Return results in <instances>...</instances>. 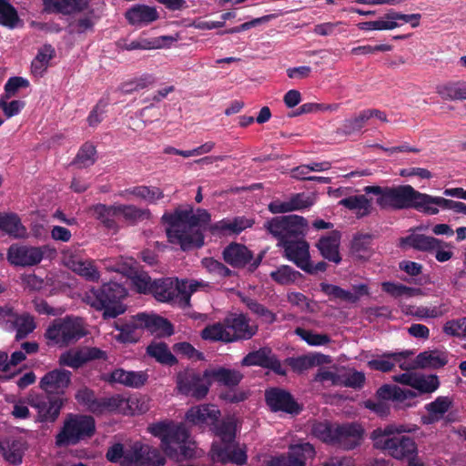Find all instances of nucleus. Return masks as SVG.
Returning <instances> with one entry per match:
<instances>
[{
	"instance_id": "f257e3e1",
	"label": "nucleus",
	"mask_w": 466,
	"mask_h": 466,
	"mask_svg": "<svg viewBox=\"0 0 466 466\" xmlns=\"http://www.w3.org/2000/svg\"><path fill=\"white\" fill-rule=\"evenodd\" d=\"M148 431L160 440V449L140 441L134 442L128 450L123 466H165L167 460L178 455L192 458L194 449L188 441L189 432L182 424L162 420L148 426Z\"/></svg>"
},
{
	"instance_id": "f03ea898",
	"label": "nucleus",
	"mask_w": 466,
	"mask_h": 466,
	"mask_svg": "<svg viewBox=\"0 0 466 466\" xmlns=\"http://www.w3.org/2000/svg\"><path fill=\"white\" fill-rule=\"evenodd\" d=\"M311 433L323 443L350 451L361 446L365 430L357 421L339 423L322 420L313 422Z\"/></svg>"
},
{
	"instance_id": "7ed1b4c3",
	"label": "nucleus",
	"mask_w": 466,
	"mask_h": 466,
	"mask_svg": "<svg viewBox=\"0 0 466 466\" xmlns=\"http://www.w3.org/2000/svg\"><path fill=\"white\" fill-rule=\"evenodd\" d=\"M127 296L126 288L114 281L92 288L86 293L85 300L93 309L103 311V319H115L127 310L123 300Z\"/></svg>"
},
{
	"instance_id": "20e7f679",
	"label": "nucleus",
	"mask_w": 466,
	"mask_h": 466,
	"mask_svg": "<svg viewBox=\"0 0 466 466\" xmlns=\"http://www.w3.org/2000/svg\"><path fill=\"white\" fill-rule=\"evenodd\" d=\"M96 432V420L90 415L68 413L56 436V445L67 447L90 439Z\"/></svg>"
},
{
	"instance_id": "39448f33",
	"label": "nucleus",
	"mask_w": 466,
	"mask_h": 466,
	"mask_svg": "<svg viewBox=\"0 0 466 466\" xmlns=\"http://www.w3.org/2000/svg\"><path fill=\"white\" fill-rule=\"evenodd\" d=\"M366 194L377 197L376 203L383 210L410 209L415 188L410 185H399L393 187L367 186Z\"/></svg>"
},
{
	"instance_id": "423d86ee",
	"label": "nucleus",
	"mask_w": 466,
	"mask_h": 466,
	"mask_svg": "<svg viewBox=\"0 0 466 466\" xmlns=\"http://www.w3.org/2000/svg\"><path fill=\"white\" fill-rule=\"evenodd\" d=\"M192 209V208L189 209L177 208L173 213H165L162 216L163 222L168 225L166 228L168 242L178 245L183 251L199 248L204 245V235L199 233H195L194 242H191V240L185 241L186 239L182 238V236H185V227L189 219Z\"/></svg>"
},
{
	"instance_id": "0eeeda50",
	"label": "nucleus",
	"mask_w": 466,
	"mask_h": 466,
	"mask_svg": "<svg viewBox=\"0 0 466 466\" xmlns=\"http://www.w3.org/2000/svg\"><path fill=\"white\" fill-rule=\"evenodd\" d=\"M265 228L278 239V243H284L305 237L308 221L298 215H286L275 217L267 221Z\"/></svg>"
},
{
	"instance_id": "6e6552de",
	"label": "nucleus",
	"mask_w": 466,
	"mask_h": 466,
	"mask_svg": "<svg viewBox=\"0 0 466 466\" xmlns=\"http://www.w3.org/2000/svg\"><path fill=\"white\" fill-rule=\"evenodd\" d=\"M56 250L48 245L31 246L22 243H13L7 249L6 258L14 267H34L38 265L45 257L52 258Z\"/></svg>"
},
{
	"instance_id": "1a4fd4ad",
	"label": "nucleus",
	"mask_w": 466,
	"mask_h": 466,
	"mask_svg": "<svg viewBox=\"0 0 466 466\" xmlns=\"http://www.w3.org/2000/svg\"><path fill=\"white\" fill-rule=\"evenodd\" d=\"M86 334L81 318L66 316L55 319L46 330L45 336L56 344L68 345L79 340Z\"/></svg>"
},
{
	"instance_id": "9d476101",
	"label": "nucleus",
	"mask_w": 466,
	"mask_h": 466,
	"mask_svg": "<svg viewBox=\"0 0 466 466\" xmlns=\"http://www.w3.org/2000/svg\"><path fill=\"white\" fill-rule=\"evenodd\" d=\"M177 388L184 395L191 396L197 400L205 398L209 390L212 381L209 378L194 370H185L177 375Z\"/></svg>"
},
{
	"instance_id": "9b49d317",
	"label": "nucleus",
	"mask_w": 466,
	"mask_h": 466,
	"mask_svg": "<svg viewBox=\"0 0 466 466\" xmlns=\"http://www.w3.org/2000/svg\"><path fill=\"white\" fill-rule=\"evenodd\" d=\"M265 402L273 412H284L298 415L302 410V406L298 403L293 395L279 387H271L265 390Z\"/></svg>"
},
{
	"instance_id": "f8f14e48",
	"label": "nucleus",
	"mask_w": 466,
	"mask_h": 466,
	"mask_svg": "<svg viewBox=\"0 0 466 466\" xmlns=\"http://www.w3.org/2000/svg\"><path fill=\"white\" fill-rule=\"evenodd\" d=\"M316 454L313 445L309 442L290 445L288 452L273 456L266 466H306L309 459Z\"/></svg>"
},
{
	"instance_id": "ddd939ff",
	"label": "nucleus",
	"mask_w": 466,
	"mask_h": 466,
	"mask_svg": "<svg viewBox=\"0 0 466 466\" xmlns=\"http://www.w3.org/2000/svg\"><path fill=\"white\" fill-rule=\"evenodd\" d=\"M107 354L105 350L96 347H82L71 349L63 352L58 359V363L61 366H66L74 370H77L86 363L103 360H106Z\"/></svg>"
},
{
	"instance_id": "4468645a",
	"label": "nucleus",
	"mask_w": 466,
	"mask_h": 466,
	"mask_svg": "<svg viewBox=\"0 0 466 466\" xmlns=\"http://www.w3.org/2000/svg\"><path fill=\"white\" fill-rule=\"evenodd\" d=\"M27 404L37 410L35 421L53 423L60 414L64 400L58 397L30 396Z\"/></svg>"
},
{
	"instance_id": "2eb2a0df",
	"label": "nucleus",
	"mask_w": 466,
	"mask_h": 466,
	"mask_svg": "<svg viewBox=\"0 0 466 466\" xmlns=\"http://www.w3.org/2000/svg\"><path fill=\"white\" fill-rule=\"evenodd\" d=\"M241 365L246 367H261L263 369L270 370L280 376H285L287 374L286 370L282 368L280 360L269 347L259 348L258 350L248 352L242 359Z\"/></svg>"
},
{
	"instance_id": "dca6fc26",
	"label": "nucleus",
	"mask_w": 466,
	"mask_h": 466,
	"mask_svg": "<svg viewBox=\"0 0 466 466\" xmlns=\"http://www.w3.org/2000/svg\"><path fill=\"white\" fill-rule=\"evenodd\" d=\"M224 261L233 268H241L249 264L250 270L258 268L261 257L253 258V252L245 245L232 242L222 252Z\"/></svg>"
},
{
	"instance_id": "f3484780",
	"label": "nucleus",
	"mask_w": 466,
	"mask_h": 466,
	"mask_svg": "<svg viewBox=\"0 0 466 466\" xmlns=\"http://www.w3.org/2000/svg\"><path fill=\"white\" fill-rule=\"evenodd\" d=\"M225 326L229 330L228 341L248 340L257 332L258 327L249 325L248 319L244 314L233 315L224 319Z\"/></svg>"
},
{
	"instance_id": "a211bd4d",
	"label": "nucleus",
	"mask_w": 466,
	"mask_h": 466,
	"mask_svg": "<svg viewBox=\"0 0 466 466\" xmlns=\"http://www.w3.org/2000/svg\"><path fill=\"white\" fill-rule=\"evenodd\" d=\"M101 380L109 384L119 383L126 387L138 389L146 384L148 380L147 371H127L123 369H116L110 373L101 375Z\"/></svg>"
},
{
	"instance_id": "6ab92c4d",
	"label": "nucleus",
	"mask_w": 466,
	"mask_h": 466,
	"mask_svg": "<svg viewBox=\"0 0 466 466\" xmlns=\"http://www.w3.org/2000/svg\"><path fill=\"white\" fill-rule=\"evenodd\" d=\"M72 372L55 369L46 372L40 380L39 387L48 394L63 393L71 383Z\"/></svg>"
},
{
	"instance_id": "aec40b11",
	"label": "nucleus",
	"mask_w": 466,
	"mask_h": 466,
	"mask_svg": "<svg viewBox=\"0 0 466 466\" xmlns=\"http://www.w3.org/2000/svg\"><path fill=\"white\" fill-rule=\"evenodd\" d=\"M278 247L284 250L283 256L289 261L293 262L300 269L305 268L304 265L309 260V245L304 238L278 243Z\"/></svg>"
},
{
	"instance_id": "412c9836",
	"label": "nucleus",
	"mask_w": 466,
	"mask_h": 466,
	"mask_svg": "<svg viewBox=\"0 0 466 466\" xmlns=\"http://www.w3.org/2000/svg\"><path fill=\"white\" fill-rule=\"evenodd\" d=\"M221 416L220 410L213 404H202L191 407L186 413V420L198 426H210L218 422Z\"/></svg>"
},
{
	"instance_id": "4be33fe9",
	"label": "nucleus",
	"mask_w": 466,
	"mask_h": 466,
	"mask_svg": "<svg viewBox=\"0 0 466 466\" xmlns=\"http://www.w3.org/2000/svg\"><path fill=\"white\" fill-rule=\"evenodd\" d=\"M137 321L143 329L151 333H158L160 336H171L174 333V327L167 319L157 314L146 312L137 313Z\"/></svg>"
},
{
	"instance_id": "5701e85b",
	"label": "nucleus",
	"mask_w": 466,
	"mask_h": 466,
	"mask_svg": "<svg viewBox=\"0 0 466 466\" xmlns=\"http://www.w3.org/2000/svg\"><path fill=\"white\" fill-rule=\"evenodd\" d=\"M179 283L174 278L156 279L151 295L159 302H173L177 298Z\"/></svg>"
},
{
	"instance_id": "b1692460",
	"label": "nucleus",
	"mask_w": 466,
	"mask_h": 466,
	"mask_svg": "<svg viewBox=\"0 0 466 466\" xmlns=\"http://www.w3.org/2000/svg\"><path fill=\"white\" fill-rule=\"evenodd\" d=\"M125 17L130 25L141 27L157 21L159 15L155 7L137 4L127 9Z\"/></svg>"
},
{
	"instance_id": "393cba45",
	"label": "nucleus",
	"mask_w": 466,
	"mask_h": 466,
	"mask_svg": "<svg viewBox=\"0 0 466 466\" xmlns=\"http://www.w3.org/2000/svg\"><path fill=\"white\" fill-rule=\"evenodd\" d=\"M388 454L399 461L407 460L411 455L417 456L418 446L410 437L394 436L389 447Z\"/></svg>"
},
{
	"instance_id": "a878e982",
	"label": "nucleus",
	"mask_w": 466,
	"mask_h": 466,
	"mask_svg": "<svg viewBox=\"0 0 466 466\" xmlns=\"http://www.w3.org/2000/svg\"><path fill=\"white\" fill-rule=\"evenodd\" d=\"M339 243L340 234L334 230L329 236L320 238L317 243V248L324 258L338 264L341 260L339 251Z\"/></svg>"
},
{
	"instance_id": "bb28decb",
	"label": "nucleus",
	"mask_w": 466,
	"mask_h": 466,
	"mask_svg": "<svg viewBox=\"0 0 466 466\" xmlns=\"http://www.w3.org/2000/svg\"><path fill=\"white\" fill-rule=\"evenodd\" d=\"M204 377L209 378L211 381L213 380L228 388H235L242 380L243 374L236 370L219 367L216 369L205 370Z\"/></svg>"
},
{
	"instance_id": "cd10ccee",
	"label": "nucleus",
	"mask_w": 466,
	"mask_h": 466,
	"mask_svg": "<svg viewBox=\"0 0 466 466\" xmlns=\"http://www.w3.org/2000/svg\"><path fill=\"white\" fill-rule=\"evenodd\" d=\"M448 363L447 355L437 350L419 353L412 362L414 369H440Z\"/></svg>"
},
{
	"instance_id": "c85d7f7f",
	"label": "nucleus",
	"mask_w": 466,
	"mask_h": 466,
	"mask_svg": "<svg viewBox=\"0 0 466 466\" xmlns=\"http://www.w3.org/2000/svg\"><path fill=\"white\" fill-rule=\"evenodd\" d=\"M210 220L211 216L208 212V210L203 208H198L196 213H193L192 211L189 216V219L185 227V236H182V238H185V241L191 240V242H194L195 237L193 236H195V233L204 235L201 228H205L207 225H208Z\"/></svg>"
},
{
	"instance_id": "c756f323",
	"label": "nucleus",
	"mask_w": 466,
	"mask_h": 466,
	"mask_svg": "<svg viewBox=\"0 0 466 466\" xmlns=\"http://www.w3.org/2000/svg\"><path fill=\"white\" fill-rule=\"evenodd\" d=\"M411 353L410 351L384 352L380 359L369 360L367 365L372 370L389 372L393 370L395 363L407 359Z\"/></svg>"
},
{
	"instance_id": "7c9ffc66",
	"label": "nucleus",
	"mask_w": 466,
	"mask_h": 466,
	"mask_svg": "<svg viewBox=\"0 0 466 466\" xmlns=\"http://www.w3.org/2000/svg\"><path fill=\"white\" fill-rule=\"evenodd\" d=\"M116 329L119 331L116 339L123 343H136L142 335L143 326L137 321V314L133 316L129 321L117 323Z\"/></svg>"
},
{
	"instance_id": "2f4dec72",
	"label": "nucleus",
	"mask_w": 466,
	"mask_h": 466,
	"mask_svg": "<svg viewBox=\"0 0 466 466\" xmlns=\"http://www.w3.org/2000/svg\"><path fill=\"white\" fill-rule=\"evenodd\" d=\"M93 216L97 219L106 228L109 230L116 231L118 226L115 220L116 217H118L117 205H106V204H96L91 208Z\"/></svg>"
},
{
	"instance_id": "473e14b6",
	"label": "nucleus",
	"mask_w": 466,
	"mask_h": 466,
	"mask_svg": "<svg viewBox=\"0 0 466 466\" xmlns=\"http://www.w3.org/2000/svg\"><path fill=\"white\" fill-rule=\"evenodd\" d=\"M0 230L14 238H23L26 228L15 213H0Z\"/></svg>"
},
{
	"instance_id": "72a5a7b5",
	"label": "nucleus",
	"mask_w": 466,
	"mask_h": 466,
	"mask_svg": "<svg viewBox=\"0 0 466 466\" xmlns=\"http://www.w3.org/2000/svg\"><path fill=\"white\" fill-rule=\"evenodd\" d=\"M401 243L406 244L416 250L428 252L440 248L441 241L436 238L423 234H411L401 238Z\"/></svg>"
},
{
	"instance_id": "f704fd0d",
	"label": "nucleus",
	"mask_w": 466,
	"mask_h": 466,
	"mask_svg": "<svg viewBox=\"0 0 466 466\" xmlns=\"http://www.w3.org/2000/svg\"><path fill=\"white\" fill-rule=\"evenodd\" d=\"M326 358L323 354L301 355L299 357H289L285 360V363L295 372L301 373L312 367L322 364Z\"/></svg>"
},
{
	"instance_id": "c9c22d12",
	"label": "nucleus",
	"mask_w": 466,
	"mask_h": 466,
	"mask_svg": "<svg viewBox=\"0 0 466 466\" xmlns=\"http://www.w3.org/2000/svg\"><path fill=\"white\" fill-rule=\"evenodd\" d=\"M43 2L53 12L63 15L82 11L87 5V0H43Z\"/></svg>"
},
{
	"instance_id": "e433bc0d",
	"label": "nucleus",
	"mask_w": 466,
	"mask_h": 466,
	"mask_svg": "<svg viewBox=\"0 0 466 466\" xmlns=\"http://www.w3.org/2000/svg\"><path fill=\"white\" fill-rule=\"evenodd\" d=\"M438 94L446 100H466V81H450L438 87Z\"/></svg>"
},
{
	"instance_id": "4c0bfd02",
	"label": "nucleus",
	"mask_w": 466,
	"mask_h": 466,
	"mask_svg": "<svg viewBox=\"0 0 466 466\" xmlns=\"http://www.w3.org/2000/svg\"><path fill=\"white\" fill-rule=\"evenodd\" d=\"M146 352L160 364L173 366L177 362V358L171 353L165 342L150 343L147 347Z\"/></svg>"
},
{
	"instance_id": "58836bf2",
	"label": "nucleus",
	"mask_w": 466,
	"mask_h": 466,
	"mask_svg": "<svg viewBox=\"0 0 466 466\" xmlns=\"http://www.w3.org/2000/svg\"><path fill=\"white\" fill-rule=\"evenodd\" d=\"M410 209H415L428 216L437 215L439 208L435 205V196L415 190Z\"/></svg>"
},
{
	"instance_id": "ea45409f",
	"label": "nucleus",
	"mask_w": 466,
	"mask_h": 466,
	"mask_svg": "<svg viewBox=\"0 0 466 466\" xmlns=\"http://www.w3.org/2000/svg\"><path fill=\"white\" fill-rule=\"evenodd\" d=\"M377 394L380 399L400 402L406 400H411L417 396L411 390L401 389L399 386L388 384L381 386L378 390Z\"/></svg>"
},
{
	"instance_id": "a19ab883",
	"label": "nucleus",
	"mask_w": 466,
	"mask_h": 466,
	"mask_svg": "<svg viewBox=\"0 0 466 466\" xmlns=\"http://www.w3.org/2000/svg\"><path fill=\"white\" fill-rule=\"evenodd\" d=\"M55 49L50 45H45L38 50L31 63V72L35 76H42L46 71L50 60L54 57Z\"/></svg>"
},
{
	"instance_id": "79ce46f5",
	"label": "nucleus",
	"mask_w": 466,
	"mask_h": 466,
	"mask_svg": "<svg viewBox=\"0 0 466 466\" xmlns=\"http://www.w3.org/2000/svg\"><path fill=\"white\" fill-rule=\"evenodd\" d=\"M339 204L350 210H358L359 217H365L371 213V202L365 195H355L342 198Z\"/></svg>"
},
{
	"instance_id": "37998d69",
	"label": "nucleus",
	"mask_w": 466,
	"mask_h": 466,
	"mask_svg": "<svg viewBox=\"0 0 466 466\" xmlns=\"http://www.w3.org/2000/svg\"><path fill=\"white\" fill-rule=\"evenodd\" d=\"M319 288L321 292L329 297V300H339L349 303H356L359 300V296L337 285L321 282Z\"/></svg>"
},
{
	"instance_id": "c03bdc74",
	"label": "nucleus",
	"mask_w": 466,
	"mask_h": 466,
	"mask_svg": "<svg viewBox=\"0 0 466 466\" xmlns=\"http://www.w3.org/2000/svg\"><path fill=\"white\" fill-rule=\"evenodd\" d=\"M215 436L219 438L221 442H234L236 439L237 425L233 419L218 420L211 428Z\"/></svg>"
},
{
	"instance_id": "a18cd8bd",
	"label": "nucleus",
	"mask_w": 466,
	"mask_h": 466,
	"mask_svg": "<svg viewBox=\"0 0 466 466\" xmlns=\"http://www.w3.org/2000/svg\"><path fill=\"white\" fill-rule=\"evenodd\" d=\"M272 280L279 285H290L302 278V274L288 265H282L269 274Z\"/></svg>"
},
{
	"instance_id": "49530a36",
	"label": "nucleus",
	"mask_w": 466,
	"mask_h": 466,
	"mask_svg": "<svg viewBox=\"0 0 466 466\" xmlns=\"http://www.w3.org/2000/svg\"><path fill=\"white\" fill-rule=\"evenodd\" d=\"M96 147L90 142H86L80 147L72 164L77 166L79 168L89 167L96 163Z\"/></svg>"
},
{
	"instance_id": "de8ad7c7",
	"label": "nucleus",
	"mask_w": 466,
	"mask_h": 466,
	"mask_svg": "<svg viewBox=\"0 0 466 466\" xmlns=\"http://www.w3.org/2000/svg\"><path fill=\"white\" fill-rule=\"evenodd\" d=\"M369 121L366 109L360 111L358 115L353 117L345 119L341 127L338 129V133L345 136L353 135L360 131Z\"/></svg>"
},
{
	"instance_id": "09e8293b",
	"label": "nucleus",
	"mask_w": 466,
	"mask_h": 466,
	"mask_svg": "<svg viewBox=\"0 0 466 466\" xmlns=\"http://www.w3.org/2000/svg\"><path fill=\"white\" fill-rule=\"evenodd\" d=\"M126 194L133 195L138 198L153 204L164 198L163 191L157 187L137 186L125 190Z\"/></svg>"
},
{
	"instance_id": "8fccbe9b",
	"label": "nucleus",
	"mask_w": 466,
	"mask_h": 466,
	"mask_svg": "<svg viewBox=\"0 0 466 466\" xmlns=\"http://www.w3.org/2000/svg\"><path fill=\"white\" fill-rule=\"evenodd\" d=\"M118 216H122L126 221L136 224L138 221L150 218L149 209H142L134 205L118 204Z\"/></svg>"
},
{
	"instance_id": "3c124183",
	"label": "nucleus",
	"mask_w": 466,
	"mask_h": 466,
	"mask_svg": "<svg viewBox=\"0 0 466 466\" xmlns=\"http://www.w3.org/2000/svg\"><path fill=\"white\" fill-rule=\"evenodd\" d=\"M382 290L391 297L397 299L400 297L411 298L420 294V289L405 286L400 283L383 282L381 284Z\"/></svg>"
},
{
	"instance_id": "603ef678",
	"label": "nucleus",
	"mask_w": 466,
	"mask_h": 466,
	"mask_svg": "<svg viewBox=\"0 0 466 466\" xmlns=\"http://www.w3.org/2000/svg\"><path fill=\"white\" fill-rule=\"evenodd\" d=\"M12 324L16 330V340L26 338L35 329L34 319L29 314H16Z\"/></svg>"
},
{
	"instance_id": "864d4df0",
	"label": "nucleus",
	"mask_w": 466,
	"mask_h": 466,
	"mask_svg": "<svg viewBox=\"0 0 466 466\" xmlns=\"http://www.w3.org/2000/svg\"><path fill=\"white\" fill-rule=\"evenodd\" d=\"M201 338L205 340L210 341L230 342L227 340V339L229 338V330L227 329L225 321L223 323H215L213 325L207 326L201 331Z\"/></svg>"
},
{
	"instance_id": "5fc2aeb1",
	"label": "nucleus",
	"mask_w": 466,
	"mask_h": 466,
	"mask_svg": "<svg viewBox=\"0 0 466 466\" xmlns=\"http://www.w3.org/2000/svg\"><path fill=\"white\" fill-rule=\"evenodd\" d=\"M75 398L87 411L96 414L99 398L93 390L83 387L76 391Z\"/></svg>"
},
{
	"instance_id": "6e6d98bb",
	"label": "nucleus",
	"mask_w": 466,
	"mask_h": 466,
	"mask_svg": "<svg viewBox=\"0 0 466 466\" xmlns=\"http://www.w3.org/2000/svg\"><path fill=\"white\" fill-rule=\"evenodd\" d=\"M19 22L16 9L8 0H0V25L15 28Z\"/></svg>"
},
{
	"instance_id": "4d7b16f0",
	"label": "nucleus",
	"mask_w": 466,
	"mask_h": 466,
	"mask_svg": "<svg viewBox=\"0 0 466 466\" xmlns=\"http://www.w3.org/2000/svg\"><path fill=\"white\" fill-rule=\"evenodd\" d=\"M71 263L72 270L79 276L89 281L98 280L100 274L92 261L72 260Z\"/></svg>"
},
{
	"instance_id": "13d9d810",
	"label": "nucleus",
	"mask_w": 466,
	"mask_h": 466,
	"mask_svg": "<svg viewBox=\"0 0 466 466\" xmlns=\"http://www.w3.org/2000/svg\"><path fill=\"white\" fill-rule=\"evenodd\" d=\"M439 386L440 381L437 375L416 374L412 388L417 390L420 393H431L435 391Z\"/></svg>"
},
{
	"instance_id": "bf43d9fd",
	"label": "nucleus",
	"mask_w": 466,
	"mask_h": 466,
	"mask_svg": "<svg viewBox=\"0 0 466 466\" xmlns=\"http://www.w3.org/2000/svg\"><path fill=\"white\" fill-rule=\"evenodd\" d=\"M124 403L125 399L119 394L99 398L95 415H101L106 412H116L121 409Z\"/></svg>"
},
{
	"instance_id": "052dcab7",
	"label": "nucleus",
	"mask_w": 466,
	"mask_h": 466,
	"mask_svg": "<svg viewBox=\"0 0 466 466\" xmlns=\"http://www.w3.org/2000/svg\"><path fill=\"white\" fill-rule=\"evenodd\" d=\"M295 334L300 337L310 346H323L330 342L331 339L328 334L316 333L310 329L298 327Z\"/></svg>"
},
{
	"instance_id": "680f3d73",
	"label": "nucleus",
	"mask_w": 466,
	"mask_h": 466,
	"mask_svg": "<svg viewBox=\"0 0 466 466\" xmlns=\"http://www.w3.org/2000/svg\"><path fill=\"white\" fill-rule=\"evenodd\" d=\"M390 429L387 425L384 428L379 427L370 433V440L373 441V447L377 450L389 451L392 437H390Z\"/></svg>"
},
{
	"instance_id": "e2e57ef3",
	"label": "nucleus",
	"mask_w": 466,
	"mask_h": 466,
	"mask_svg": "<svg viewBox=\"0 0 466 466\" xmlns=\"http://www.w3.org/2000/svg\"><path fill=\"white\" fill-rule=\"evenodd\" d=\"M131 281L136 290L141 294L152 293L154 279L146 272H137L132 276Z\"/></svg>"
},
{
	"instance_id": "0e129e2a",
	"label": "nucleus",
	"mask_w": 466,
	"mask_h": 466,
	"mask_svg": "<svg viewBox=\"0 0 466 466\" xmlns=\"http://www.w3.org/2000/svg\"><path fill=\"white\" fill-rule=\"evenodd\" d=\"M233 443L234 442L212 443L210 450L212 460L221 464H227V461L234 446Z\"/></svg>"
},
{
	"instance_id": "69168bd1",
	"label": "nucleus",
	"mask_w": 466,
	"mask_h": 466,
	"mask_svg": "<svg viewBox=\"0 0 466 466\" xmlns=\"http://www.w3.org/2000/svg\"><path fill=\"white\" fill-rule=\"evenodd\" d=\"M365 380V374L362 371L354 370L350 372L341 374L340 386L360 390L364 386Z\"/></svg>"
},
{
	"instance_id": "338daca9",
	"label": "nucleus",
	"mask_w": 466,
	"mask_h": 466,
	"mask_svg": "<svg viewBox=\"0 0 466 466\" xmlns=\"http://www.w3.org/2000/svg\"><path fill=\"white\" fill-rule=\"evenodd\" d=\"M202 265L209 273H213L222 278L232 276L233 271L225 266L222 262L213 258H206L202 260Z\"/></svg>"
},
{
	"instance_id": "774afa93",
	"label": "nucleus",
	"mask_w": 466,
	"mask_h": 466,
	"mask_svg": "<svg viewBox=\"0 0 466 466\" xmlns=\"http://www.w3.org/2000/svg\"><path fill=\"white\" fill-rule=\"evenodd\" d=\"M28 86L29 82L27 79L21 76H12L6 81L4 86L5 92L1 96L11 98L16 95L19 88H25Z\"/></svg>"
}]
</instances>
